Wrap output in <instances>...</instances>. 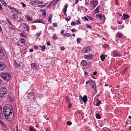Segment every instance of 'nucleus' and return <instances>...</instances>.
<instances>
[{
  "instance_id": "412c9836",
  "label": "nucleus",
  "mask_w": 131,
  "mask_h": 131,
  "mask_svg": "<svg viewBox=\"0 0 131 131\" xmlns=\"http://www.w3.org/2000/svg\"><path fill=\"white\" fill-rule=\"evenodd\" d=\"M2 3L5 6H7V4L5 2V1L4 0H0Z\"/></svg>"
},
{
  "instance_id": "aec40b11",
  "label": "nucleus",
  "mask_w": 131,
  "mask_h": 131,
  "mask_svg": "<svg viewBox=\"0 0 131 131\" xmlns=\"http://www.w3.org/2000/svg\"><path fill=\"white\" fill-rule=\"evenodd\" d=\"M9 30L10 31H13L14 30V26L12 24L9 27Z\"/></svg>"
},
{
  "instance_id": "864d4df0",
  "label": "nucleus",
  "mask_w": 131,
  "mask_h": 131,
  "mask_svg": "<svg viewBox=\"0 0 131 131\" xmlns=\"http://www.w3.org/2000/svg\"><path fill=\"white\" fill-rule=\"evenodd\" d=\"M86 27L87 28H91V26L90 25H89V24H87Z\"/></svg>"
},
{
  "instance_id": "8fccbe9b",
  "label": "nucleus",
  "mask_w": 131,
  "mask_h": 131,
  "mask_svg": "<svg viewBox=\"0 0 131 131\" xmlns=\"http://www.w3.org/2000/svg\"><path fill=\"white\" fill-rule=\"evenodd\" d=\"M105 17L104 15H103V16H102V18H101V20H104L105 19Z\"/></svg>"
},
{
  "instance_id": "2eb2a0df",
  "label": "nucleus",
  "mask_w": 131,
  "mask_h": 131,
  "mask_svg": "<svg viewBox=\"0 0 131 131\" xmlns=\"http://www.w3.org/2000/svg\"><path fill=\"white\" fill-rule=\"evenodd\" d=\"M129 17V16L128 15L124 14L123 16L122 17V19L125 20L127 19Z\"/></svg>"
},
{
  "instance_id": "e2e57ef3",
  "label": "nucleus",
  "mask_w": 131,
  "mask_h": 131,
  "mask_svg": "<svg viewBox=\"0 0 131 131\" xmlns=\"http://www.w3.org/2000/svg\"><path fill=\"white\" fill-rule=\"evenodd\" d=\"M46 11L44 12V13H43V15L44 16V17L45 18L46 16Z\"/></svg>"
},
{
  "instance_id": "5701e85b",
  "label": "nucleus",
  "mask_w": 131,
  "mask_h": 131,
  "mask_svg": "<svg viewBox=\"0 0 131 131\" xmlns=\"http://www.w3.org/2000/svg\"><path fill=\"white\" fill-rule=\"evenodd\" d=\"M100 58L102 61H104L105 59V56L104 54L101 55L100 56Z\"/></svg>"
},
{
  "instance_id": "a18cd8bd",
  "label": "nucleus",
  "mask_w": 131,
  "mask_h": 131,
  "mask_svg": "<svg viewBox=\"0 0 131 131\" xmlns=\"http://www.w3.org/2000/svg\"><path fill=\"white\" fill-rule=\"evenodd\" d=\"M60 0H56L55 2L52 4V5H54L56 4Z\"/></svg>"
},
{
  "instance_id": "f8f14e48",
  "label": "nucleus",
  "mask_w": 131,
  "mask_h": 131,
  "mask_svg": "<svg viewBox=\"0 0 131 131\" xmlns=\"http://www.w3.org/2000/svg\"><path fill=\"white\" fill-rule=\"evenodd\" d=\"M92 57L93 55L91 54H90L88 55H85L84 56L85 58L87 59H92Z\"/></svg>"
},
{
  "instance_id": "603ef678",
  "label": "nucleus",
  "mask_w": 131,
  "mask_h": 131,
  "mask_svg": "<svg viewBox=\"0 0 131 131\" xmlns=\"http://www.w3.org/2000/svg\"><path fill=\"white\" fill-rule=\"evenodd\" d=\"M87 64L88 67H89L91 65V63L90 62H89L87 64Z\"/></svg>"
},
{
  "instance_id": "cd10ccee",
  "label": "nucleus",
  "mask_w": 131,
  "mask_h": 131,
  "mask_svg": "<svg viewBox=\"0 0 131 131\" xmlns=\"http://www.w3.org/2000/svg\"><path fill=\"white\" fill-rule=\"evenodd\" d=\"M91 86H92L93 85H95V82L94 81L92 80L91 83L90 84Z\"/></svg>"
},
{
  "instance_id": "69168bd1",
  "label": "nucleus",
  "mask_w": 131,
  "mask_h": 131,
  "mask_svg": "<svg viewBox=\"0 0 131 131\" xmlns=\"http://www.w3.org/2000/svg\"><path fill=\"white\" fill-rule=\"evenodd\" d=\"M34 50L33 49H30L29 50L30 52H33Z\"/></svg>"
},
{
  "instance_id": "4d7b16f0",
  "label": "nucleus",
  "mask_w": 131,
  "mask_h": 131,
  "mask_svg": "<svg viewBox=\"0 0 131 131\" xmlns=\"http://www.w3.org/2000/svg\"><path fill=\"white\" fill-rule=\"evenodd\" d=\"M15 66L16 67H18L19 66V64H18L17 63L16 61L15 62Z\"/></svg>"
},
{
  "instance_id": "ea45409f",
  "label": "nucleus",
  "mask_w": 131,
  "mask_h": 131,
  "mask_svg": "<svg viewBox=\"0 0 131 131\" xmlns=\"http://www.w3.org/2000/svg\"><path fill=\"white\" fill-rule=\"evenodd\" d=\"M54 39H57V35L56 34H54L52 37Z\"/></svg>"
},
{
  "instance_id": "e433bc0d",
  "label": "nucleus",
  "mask_w": 131,
  "mask_h": 131,
  "mask_svg": "<svg viewBox=\"0 0 131 131\" xmlns=\"http://www.w3.org/2000/svg\"><path fill=\"white\" fill-rule=\"evenodd\" d=\"M108 45L106 44H105L103 45V47L105 48H108Z\"/></svg>"
},
{
  "instance_id": "4be33fe9",
  "label": "nucleus",
  "mask_w": 131,
  "mask_h": 131,
  "mask_svg": "<svg viewBox=\"0 0 131 131\" xmlns=\"http://www.w3.org/2000/svg\"><path fill=\"white\" fill-rule=\"evenodd\" d=\"M26 17L28 21H31L32 20V18H30L29 16L27 15L26 16Z\"/></svg>"
},
{
  "instance_id": "7ed1b4c3",
  "label": "nucleus",
  "mask_w": 131,
  "mask_h": 131,
  "mask_svg": "<svg viewBox=\"0 0 131 131\" xmlns=\"http://www.w3.org/2000/svg\"><path fill=\"white\" fill-rule=\"evenodd\" d=\"M27 97L30 101H35V100H36L35 96L34 93L30 92L28 93V95Z\"/></svg>"
},
{
  "instance_id": "49530a36",
  "label": "nucleus",
  "mask_w": 131,
  "mask_h": 131,
  "mask_svg": "<svg viewBox=\"0 0 131 131\" xmlns=\"http://www.w3.org/2000/svg\"><path fill=\"white\" fill-rule=\"evenodd\" d=\"M72 105L71 103H69L68 105V107L69 108H70L71 107Z\"/></svg>"
},
{
  "instance_id": "37998d69",
  "label": "nucleus",
  "mask_w": 131,
  "mask_h": 131,
  "mask_svg": "<svg viewBox=\"0 0 131 131\" xmlns=\"http://www.w3.org/2000/svg\"><path fill=\"white\" fill-rule=\"evenodd\" d=\"M76 24V23L74 21H72L71 23V25L72 26L75 25Z\"/></svg>"
},
{
  "instance_id": "72a5a7b5",
  "label": "nucleus",
  "mask_w": 131,
  "mask_h": 131,
  "mask_svg": "<svg viewBox=\"0 0 131 131\" xmlns=\"http://www.w3.org/2000/svg\"><path fill=\"white\" fill-rule=\"evenodd\" d=\"M101 102V101L98 100L96 104V105L97 106H98L100 104Z\"/></svg>"
},
{
  "instance_id": "c756f323",
  "label": "nucleus",
  "mask_w": 131,
  "mask_h": 131,
  "mask_svg": "<svg viewBox=\"0 0 131 131\" xmlns=\"http://www.w3.org/2000/svg\"><path fill=\"white\" fill-rule=\"evenodd\" d=\"M117 36L119 38H121L123 36V35L122 34H121V33H117Z\"/></svg>"
},
{
  "instance_id": "f257e3e1",
  "label": "nucleus",
  "mask_w": 131,
  "mask_h": 131,
  "mask_svg": "<svg viewBox=\"0 0 131 131\" xmlns=\"http://www.w3.org/2000/svg\"><path fill=\"white\" fill-rule=\"evenodd\" d=\"M3 112L6 119L9 121H12L14 119V118L13 110H9L3 109Z\"/></svg>"
},
{
  "instance_id": "2f4dec72",
  "label": "nucleus",
  "mask_w": 131,
  "mask_h": 131,
  "mask_svg": "<svg viewBox=\"0 0 131 131\" xmlns=\"http://www.w3.org/2000/svg\"><path fill=\"white\" fill-rule=\"evenodd\" d=\"M64 36H67V37H71V35H70V34L68 33L64 34Z\"/></svg>"
},
{
  "instance_id": "c03bdc74",
  "label": "nucleus",
  "mask_w": 131,
  "mask_h": 131,
  "mask_svg": "<svg viewBox=\"0 0 131 131\" xmlns=\"http://www.w3.org/2000/svg\"><path fill=\"white\" fill-rule=\"evenodd\" d=\"M45 48H46L45 46V45H44L42 47L41 49H42V50L43 51H45Z\"/></svg>"
},
{
  "instance_id": "4468645a",
  "label": "nucleus",
  "mask_w": 131,
  "mask_h": 131,
  "mask_svg": "<svg viewBox=\"0 0 131 131\" xmlns=\"http://www.w3.org/2000/svg\"><path fill=\"white\" fill-rule=\"evenodd\" d=\"M33 23H40L42 24H45V21L43 20H36L35 22Z\"/></svg>"
},
{
  "instance_id": "c85d7f7f",
  "label": "nucleus",
  "mask_w": 131,
  "mask_h": 131,
  "mask_svg": "<svg viewBox=\"0 0 131 131\" xmlns=\"http://www.w3.org/2000/svg\"><path fill=\"white\" fill-rule=\"evenodd\" d=\"M20 42L21 43H25V42L26 41L25 39H21L20 40Z\"/></svg>"
},
{
  "instance_id": "a878e982",
  "label": "nucleus",
  "mask_w": 131,
  "mask_h": 131,
  "mask_svg": "<svg viewBox=\"0 0 131 131\" xmlns=\"http://www.w3.org/2000/svg\"><path fill=\"white\" fill-rule=\"evenodd\" d=\"M96 118L97 119H100L101 118V116L99 113H97L95 115Z\"/></svg>"
},
{
  "instance_id": "0eeeda50",
  "label": "nucleus",
  "mask_w": 131,
  "mask_h": 131,
  "mask_svg": "<svg viewBox=\"0 0 131 131\" xmlns=\"http://www.w3.org/2000/svg\"><path fill=\"white\" fill-rule=\"evenodd\" d=\"M79 98L80 101L81 100L82 101V100H83L84 103L86 102L87 99V96L86 95H85L82 97L80 95L79 96Z\"/></svg>"
},
{
  "instance_id": "f3484780",
  "label": "nucleus",
  "mask_w": 131,
  "mask_h": 131,
  "mask_svg": "<svg viewBox=\"0 0 131 131\" xmlns=\"http://www.w3.org/2000/svg\"><path fill=\"white\" fill-rule=\"evenodd\" d=\"M81 64L83 66H85L87 65V63L85 60H83L81 62Z\"/></svg>"
},
{
  "instance_id": "79ce46f5",
  "label": "nucleus",
  "mask_w": 131,
  "mask_h": 131,
  "mask_svg": "<svg viewBox=\"0 0 131 131\" xmlns=\"http://www.w3.org/2000/svg\"><path fill=\"white\" fill-rule=\"evenodd\" d=\"M70 19H71V16H70L69 17V18L67 17V18H66L65 20L66 21H69V20H70Z\"/></svg>"
},
{
  "instance_id": "bf43d9fd",
  "label": "nucleus",
  "mask_w": 131,
  "mask_h": 131,
  "mask_svg": "<svg viewBox=\"0 0 131 131\" xmlns=\"http://www.w3.org/2000/svg\"><path fill=\"white\" fill-rule=\"evenodd\" d=\"M34 49H37V50L38 49V46H34Z\"/></svg>"
},
{
  "instance_id": "58836bf2",
  "label": "nucleus",
  "mask_w": 131,
  "mask_h": 131,
  "mask_svg": "<svg viewBox=\"0 0 131 131\" xmlns=\"http://www.w3.org/2000/svg\"><path fill=\"white\" fill-rule=\"evenodd\" d=\"M67 124L68 125H70L72 124V123L71 122L68 121L67 122Z\"/></svg>"
},
{
  "instance_id": "4c0bfd02",
  "label": "nucleus",
  "mask_w": 131,
  "mask_h": 131,
  "mask_svg": "<svg viewBox=\"0 0 131 131\" xmlns=\"http://www.w3.org/2000/svg\"><path fill=\"white\" fill-rule=\"evenodd\" d=\"M40 1H34V3L35 4V5H38L39 4Z\"/></svg>"
},
{
  "instance_id": "473e14b6",
  "label": "nucleus",
  "mask_w": 131,
  "mask_h": 131,
  "mask_svg": "<svg viewBox=\"0 0 131 131\" xmlns=\"http://www.w3.org/2000/svg\"><path fill=\"white\" fill-rule=\"evenodd\" d=\"M92 87V89L94 90H95L96 89V85H92V86H91Z\"/></svg>"
},
{
  "instance_id": "338daca9",
  "label": "nucleus",
  "mask_w": 131,
  "mask_h": 131,
  "mask_svg": "<svg viewBox=\"0 0 131 131\" xmlns=\"http://www.w3.org/2000/svg\"><path fill=\"white\" fill-rule=\"evenodd\" d=\"M84 19L86 20V21H89V20L88 18L86 17V16H85L84 17Z\"/></svg>"
},
{
  "instance_id": "6ab92c4d",
  "label": "nucleus",
  "mask_w": 131,
  "mask_h": 131,
  "mask_svg": "<svg viewBox=\"0 0 131 131\" xmlns=\"http://www.w3.org/2000/svg\"><path fill=\"white\" fill-rule=\"evenodd\" d=\"M100 7L99 6H98L96 8L95 10H94V12H95V13H98L99 12Z\"/></svg>"
},
{
  "instance_id": "3c124183",
  "label": "nucleus",
  "mask_w": 131,
  "mask_h": 131,
  "mask_svg": "<svg viewBox=\"0 0 131 131\" xmlns=\"http://www.w3.org/2000/svg\"><path fill=\"white\" fill-rule=\"evenodd\" d=\"M119 27L120 29H122L124 28V25H120L119 26Z\"/></svg>"
},
{
  "instance_id": "dca6fc26",
  "label": "nucleus",
  "mask_w": 131,
  "mask_h": 131,
  "mask_svg": "<svg viewBox=\"0 0 131 131\" xmlns=\"http://www.w3.org/2000/svg\"><path fill=\"white\" fill-rule=\"evenodd\" d=\"M113 55L114 57H120V55L119 54H118L116 52L114 51L113 52Z\"/></svg>"
},
{
  "instance_id": "6e6d98bb",
  "label": "nucleus",
  "mask_w": 131,
  "mask_h": 131,
  "mask_svg": "<svg viewBox=\"0 0 131 131\" xmlns=\"http://www.w3.org/2000/svg\"><path fill=\"white\" fill-rule=\"evenodd\" d=\"M21 4L23 7H24L26 6V5L23 2H21Z\"/></svg>"
},
{
  "instance_id": "7c9ffc66",
  "label": "nucleus",
  "mask_w": 131,
  "mask_h": 131,
  "mask_svg": "<svg viewBox=\"0 0 131 131\" xmlns=\"http://www.w3.org/2000/svg\"><path fill=\"white\" fill-rule=\"evenodd\" d=\"M29 129L30 131H36L35 129L32 127H29Z\"/></svg>"
},
{
  "instance_id": "393cba45",
  "label": "nucleus",
  "mask_w": 131,
  "mask_h": 131,
  "mask_svg": "<svg viewBox=\"0 0 131 131\" xmlns=\"http://www.w3.org/2000/svg\"><path fill=\"white\" fill-rule=\"evenodd\" d=\"M65 100L66 102L67 103H68L70 101V100L69 99V97L68 96H67L66 97Z\"/></svg>"
},
{
  "instance_id": "bb28decb",
  "label": "nucleus",
  "mask_w": 131,
  "mask_h": 131,
  "mask_svg": "<svg viewBox=\"0 0 131 131\" xmlns=\"http://www.w3.org/2000/svg\"><path fill=\"white\" fill-rule=\"evenodd\" d=\"M13 18L14 19H17L18 18V17L17 15L15 14L12 16Z\"/></svg>"
},
{
  "instance_id": "ddd939ff",
  "label": "nucleus",
  "mask_w": 131,
  "mask_h": 131,
  "mask_svg": "<svg viewBox=\"0 0 131 131\" xmlns=\"http://www.w3.org/2000/svg\"><path fill=\"white\" fill-rule=\"evenodd\" d=\"M8 7L10 9L14 12H18L17 10L13 7H12L10 6H8Z\"/></svg>"
},
{
  "instance_id": "b1692460",
  "label": "nucleus",
  "mask_w": 131,
  "mask_h": 131,
  "mask_svg": "<svg viewBox=\"0 0 131 131\" xmlns=\"http://www.w3.org/2000/svg\"><path fill=\"white\" fill-rule=\"evenodd\" d=\"M3 113L1 107L0 106V117H2L3 116Z\"/></svg>"
},
{
  "instance_id": "c9c22d12",
  "label": "nucleus",
  "mask_w": 131,
  "mask_h": 131,
  "mask_svg": "<svg viewBox=\"0 0 131 131\" xmlns=\"http://www.w3.org/2000/svg\"><path fill=\"white\" fill-rule=\"evenodd\" d=\"M0 123L2 125V126H5V125L4 124V123L0 119Z\"/></svg>"
},
{
  "instance_id": "20e7f679",
  "label": "nucleus",
  "mask_w": 131,
  "mask_h": 131,
  "mask_svg": "<svg viewBox=\"0 0 131 131\" xmlns=\"http://www.w3.org/2000/svg\"><path fill=\"white\" fill-rule=\"evenodd\" d=\"M6 89L5 88L2 87L0 89V96L1 97H3L6 93Z\"/></svg>"
},
{
  "instance_id": "09e8293b",
  "label": "nucleus",
  "mask_w": 131,
  "mask_h": 131,
  "mask_svg": "<svg viewBox=\"0 0 131 131\" xmlns=\"http://www.w3.org/2000/svg\"><path fill=\"white\" fill-rule=\"evenodd\" d=\"M76 24L79 25L80 24V20H78L76 21Z\"/></svg>"
},
{
  "instance_id": "0e129e2a",
  "label": "nucleus",
  "mask_w": 131,
  "mask_h": 131,
  "mask_svg": "<svg viewBox=\"0 0 131 131\" xmlns=\"http://www.w3.org/2000/svg\"><path fill=\"white\" fill-rule=\"evenodd\" d=\"M41 33L40 32H39L38 33H37L36 34V36H39L40 35Z\"/></svg>"
},
{
  "instance_id": "5fc2aeb1",
  "label": "nucleus",
  "mask_w": 131,
  "mask_h": 131,
  "mask_svg": "<svg viewBox=\"0 0 131 131\" xmlns=\"http://www.w3.org/2000/svg\"><path fill=\"white\" fill-rule=\"evenodd\" d=\"M40 11L41 12H42L43 13H44V12H45V10L44 9H40Z\"/></svg>"
},
{
  "instance_id": "6e6552de",
  "label": "nucleus",
  "mask_w": 131,
  "mask_h": 131,
  "mask_svg": "<svg viewBox=\"0 0 131 131\" xmlns=\"http://www.w3.org/2000/svg\"><path fill=\"white\" fill-rule=\"evenodd\" d=\"M5 67L6 65L4 63L0 62V70H3Z\"/></svg>"
},
{
  "instance_id": "052dcab7",
  "label": "nucleus",
  "mask_w": 131,
  "mask_h": 131,
  "mask_svg": "<svg viewBox=\"0 0 131 131\" xmlns=\"http://www.w3.org/2000/svg\"><path fill=\"white\" fill-rule=\"evenodd\" d=\"M115 4L116 5H118V2L117 1V0H115Z\"/></svg>"
},
{
  "instance_id": "a211bd4d",
  "label": "nucleus",
  "mask_w": 131,
  "mask_h": 131,
  "mask_svg": "<svg viewBox=\"0 0 131 131\" xmlns=\"http://www.w3.org/2000/svg\"><path fill=\"white\" fill-rule=\"evenodd\" d=\"M102 14H101L99 13L96 15V17L98 18H99L101 20V18H102Z\"/></svg>"
},
{
  "instance_id": "39448f33",
  "label": "nucleus",
  "mask_w": 131,
  "mask_h": 131,
  "mask_svg": "<svg viewBox=\"0 0 131 131\" xmlns=\"http://www.w3.org/2000/svg\"><path fill=\"white\" fill-rule=\"evenodd\" d=\"M4 109L9 110H13L12 107L10 104H8L6 105L4 108Z\"/></svg>"
},
{
  "instance_id": "13d9d810",
  "label": "nucleus",
  "mask_w": 131,
  "mask_h": 131,
  "mask_svg": "<svg viewBox=\"0 0 131 131\" xmlns=\"http://www.w3.org/2000/svg\"><path fill=\"white\" fill-rule=\"evenodd\" d=\"M19 34H20V36L22 37H24V34L22 33H20Z\"/></svg>"
},
{
  "instance_id": "774afa93",
  "label": "nucleus",
  "mask_w": 131,
  "mask_h": 131,
  "mask_svg": "<svg viewBox=\"0 0 131 131\" xmlns=\"http://www.w3.org/2000/svg\"><path fill=\"white\" fill-rule=\"evenodd\" d=\"M64 30H62L61 31V34H62L64 32Z\"/></svg>"
},
{
  "instance_id": "680f3d73",
  "label": "nucleus",
  "mask_w": 131,
  "mask_h": 131,
  "mask_svg": "<svg viewBox=\"0 0 131 131\" xmlns=\"http://www.w3.org/2000/svg\"><path fill=\"white\" fill-rule=\"evenodd\" d=\"M57 25V24L56 23H53V26L55 27H56Z\"/></svg>"
},
{
  "instance_id": "1a4fd4ad",
  "label": "nucleus",
  "mask_w": 131,
  "mask_h": 131,
  "mask_svg": "<svg viewBox=\"0 0 131 131\" xmlns=\"http://www.w3.org/2000/svg\"><path fill=\"white\" fill-rule=\"evenodd\" d=\"M31 65V67L35 69H37L38 67V66L36 64L34 63H32Z\"/></svg>"
},
{
  "instance_id": "423d86ee",
  "label": "nucleus",
  "mask_w": 131,
  "mask_h": 131,
  "mask_svg": "<svg viewBox=\"0 0 131 131\" xmlns=\"http://www.w3.org/2000/svg\"><path fill=\"white\" fill-rule=\"evenodd\" d=\"M91 47L90 46H88L82 49V51L84 53H87V52L90 51Z\"/></svg>"
},
{
  "instance_id": "de8ad7c7",
  "label": "nucleus",
  "mask_w": 131,
  "mask_h": 131,
  "mask_svg": "<svg viewBox=\"0 0 131 131\" xmlns=\"http://www.w3.org/2000/svg\"><path fill=\"white\" fill-rule=\"evenodd\" d=\"M91 80H92L90 79L89 80L87 81L86 83V84H88L89 83H90L91 82Z\"/></svg>"
},
{
  "instance_id": "f704fd0d",
  "label": "nucleus",
  "mask_w": 131,
  "mask_h": 131,
  "mask_svg": "<svg viewBox=\"0 0 131 131\" xmlns=\"http://www.w3.org/2000/svg\"><path fill=\"white\" fill-rule=\"evenodd\" d=\"M6 20L8 22V23L10 25H12L9 19L6 18Z\"/></svg>"
},
{
  "instance_id": "9d476101",
  "label": "nucleus",
  "mask_w": 131,
  "mask_h": 131,
  "mask_svg": "<svg viewBox=\"0 0 131 131\" xmlns=\"http://www.w3.org/2000/svg\"><path fill=\"white\" fill-rule=\"evenodd\" d=\"M90 3L94 6V7H93L94 8L98 4V1H96V0H92L90 1Z\"/></svg>"
},
{
  "instance_id": "a19ab883",
  "label": "nucleus",
  "mask_w": 131,
  "mask_h": 131,
  "mask_svg": "<svg viewBox=\"0 0 131 131\" xmlns=\"http://www.w3.org/2000/svg\"><path fill=\"white\" fill-rule=\"evenodd\" d=\"M87 16L88 17V18H89V19L91 20H93V19L92 17H91L90 16H88V15H87Z\"/></svg>"
},
{
  "instance_id": "9b49d317",
  "label": "nucleus",
  "mask_w": 131,
  "mask_h": 131,
  "mask_svg": "<svg viewBox=\"0 0 131 131\" xmlns=\"http://www.w3.org/2000/svg\"><path fill=\"white\" fill-rule=\"evenodd\" d=\"M4 53L2 49L0 47V60L2 59L4 56Z\"/></svg>"
},
{
  "instance_id": "f03ea898",
  "label": "nucleus",
  "mask_w": 131,
  "mask_h": 131,
  "mask_svg": "<svg viewBox=\"0 0 131 131\" xmlns=\"http://www.w3.org/2000/svg\"><path fill=\"white\" fill-rule=\"evenodd\" d=\"M1 76L4 80L8 81L10 80L11 77L10 74L8 73H2L1 74Z\"/></svg>"
}]
</instances>
